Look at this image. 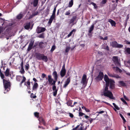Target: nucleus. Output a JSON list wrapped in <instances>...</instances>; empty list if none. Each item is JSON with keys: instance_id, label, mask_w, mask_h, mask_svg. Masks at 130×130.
I'll return each mask as SVG.
<instances>
[{"instance_id": "nucleus-1", "label": "nucleus", "mask_w": 130, "mask_h": 130, "mask_svg": "<svg viewBox=\"0 0 130 130\" xmlns=\"http://www.w3.org/2000/svg\"><path fill=\"white\" fill-rule=\"evenodd\" d=\"M101 96L104 95V96L107 97L111 99H115V98L113 97L112 92L110 90H108V88L107 86H105L103 90V91H101Z\"/></svg>"}, {"instance_id": "nucleus-2", "label": "nucleus", "mask_w": 130, "mask_h": 130, "mask_svg": "<svg viewBox=\"0 0 130 130\" xmlns=\"http://www.w3.org/2000/svg\"><path fill=\"white\" fill-rule=\"evenodd\" d=\"M57 79H54V80L53 81L52 85H53L52 88V90L54 91L53 92V95L54 96H56L57 94V92L58 90L56 89V86H55V84Z\"/></svg>"}, {"instance_id": "nucleus-3", "label": "nucleus", "mask_w": 130, "mask_h": 130, "mask_svg": "<svg viewBox=\"0 0 130 130\" xmlns=\"http://www.w3.org/2000/svg\"><path fill=\"white\" fill-rule=\"evenodd\" d=\"M23 78L22 81L20 83V87H21L22 86V84L23 83L25 82L26 79V78L24 76H22L20 75L17 76L16 77V80L18 82H20L21 81L22 78Z\"/></svg>"}, {"instance_id": "nucleus-4", "label": "nucleus", "mask_w": 130, "mask_h": 130, "mask_svg": "<svg viewBox=\"0 0 130 130\" xmlns=\"http://www.w3.org/2000/svg\"><path fill=\"white\" fill-rule=\"evenodd\" d=\"M81 83L82 84L84 87H85L87 83V76L85 74H84L82 77Z\"/></svg>"}, {"instance_id": "nucleus-5", "label": "nucleus", "mask_w": 130, "mask_h": 130, "mask_svg": "<svg viewBox=\"0 0 130 130\" xmlns=\"http://www.w3.org/2000/svg\"><path fill=\"white\" fill-rule=\"evenodd\" d=\"M3 85L5 90L10 87V83L8 80H7L5 79H3Z\"/></svg>"}, {"instance_id": "nucleus-6", "label": "nucleus", "mask_w": 130, "mask_h": 130, "mask_svg": "<svg viewBox=\"0 0 130 130\" xmlns=\"http://www.w3.org/2000/svg\"><path fill=\"white\" fill-rule=\"evenodd\" d=\"M48 81H47L46 82H44V86H46L48 84L49 85H52V84L53 81V79L52 78V76L50 75H48Z\"/></svg>"}, {"instance_id": "nucleus-7", "label": "nucleus", "mask_w": 130, "mask_h": 130, "mask_svg": "<svg viewBox=\"0 0 130 130\" xmlns=\"http://www.w3.org/2000/svg\"><path fill=\"white\" fill-rule=\"evenodd\" d=\"M111 46L114 47L121 48L123 47L122 45L118 43L116 41H113L111 43Z\"/></svg>"}, {"instance_id": "nucleus-8", "label": "nucleus", "mask_w": 130, "mask_h": 130, "mask_svg": "<svg viewBox=\"0 0 130 130\" xmlns=\"http://www.w3.org/2000/svg\"><path fill=\"white\" fill-rule=\"evenodd\" d=\"M115 82L112 79H110L109 81L108 85L107 86V87L109 86V88L111 89H113L115 88Z\"/></svg>"}, {"instance_id": "nucleus-9", "label": "nucleus", "mask_w": 130, "mask_h": 130, "mask_svg": "<svg viewBox=\"0 0 130 130\" xmlns=\"http://www.w3.org/2000/svg\"><path fill=\"white\" fill-rule=\"evenodd\" d=\"M46 30V28L44 27H43L38 26L37 29V33L38 34L40 33L44 32Z\"/></svg>"}, {"instance_id": "nucleus-10", "label": "nucleus", "mask_w": 130, "mask_h": 130, "mask_svg": "<svg viewBox=\"0 0 130 130\" xmlns=\"http://www.w3.org/2000/svg\"><path fill=\"white\" fill-rule=\"evenodd\" d=\"M104 75L103 73L100 72L99 73L98 75L96 77L95 79L97 80H101L103 77Z\"/></svg>"}, {"instance_id": "nucleus-11", "label": "nucleus", "mask_w": 130, "mask_h": 130, "mask_svg": "<svg viewBox=\"0 0 130 130\" xmlns=\"http://www.w3.org/2000/svg\"><path fill=\"white\" fill-rule=\"evenodd\" d=\"M71 81V78L70 77H69L67 78L66 80L65 81L64 84L63 85V87L64 88H66L69 84Z\"/></svg>"}, {"instance_id": "nucleus-12", "label": "nucleus", "mask_w": 130, "mask_h": 130, "mask_svg": "<svg viewBox=\"0 0 130 130\" xmlns=\"http://www.w3.org/2000/svg\"><path fill=\"white\" fill-rule=\"evenodd\" d=\"M112 61L116 65H118L119 63L118 61V57L117 56H113L112 58Z\"/></svg>"}, {"instance_id": "nucleus-13", "label": "nucleus", "mask_w": 130, "mask_h": 130, "mask_svg": "<svg viewBox=\"0 0 130 130\" xmlns=\"http://www.w3.org/2000/svg\"><path fill=\"white\" fill-rule=\"evenodd\" d=\"M104 81L106 82L105 86H108L109 83V81L111 79H109L108 76L106 75H104Z\"/></svg>"}, {"instance_id": "nucleus-14", "label": "nucleus", "mask_w": 130, "mask_h": 130, "mask_svg": "<svg viewBox=\"0 0 130 130\" xmlns=\"http://www.w3.org/2000/svg\"><path fill=\"white\" fill-rule=\"evenodd\" d=\"M102 102H103L104 103H105V104H106L108 105H109V106H110L111 107L113 108L114 109V110L115 111H117V110L116 109H117V110H119L120 109V108H119L117 105H116L115 106V108H114L113 107V106L111 105L109 103H107V102H104V101H102Z\"/></svg>"}, {"instance_id": "nucleus-15", "label": "nucleus", "mask_w": 130, "mask_h": 130, "mask_svg": "<svg viewBox=\"0 0 130 130\" xmlns=\"http://www.w3.org/2000/svg\"><path fill=\"white\" fill-rule=\"evenodd\" d=\"M34 43V41H31L30 42L27 49L28 51H29L32 48Z\"/></svg>"}, {"instance_id": "nucleus-16", "label": "nucleus", "mask_w": 130, "mask_h": 130, "mask_svg": "<svg viewBox=\"0 0 130 130\" xmlns=\"http://www.w3.org/2000/svg\"><path fill=\"white\" fill-rule=\"evenodd\" d=\"M9 71V70L8 68L4 72L5 75L6 76H9L10 77L11 76V74L10 73Z\"/></svg>"}, {"instance_id": "nucleus-17", "label": "nucleus", "mask_w": 130, "mask_h": 130, "mask_svg": "<svg viewBox=\"0 0 130 130\" xmlns=\"http://www.w3.org/2000/svg\"><path fill=\"white\" fill-rule=\"evenodd\" d=\"M108 22H110L112 26L115 27L116 23L115 21L111 19L108 20Z\"/></svg>"}, {"instance_id": "nucleus-18", "label": "nucleus", "mask_w": 130, "mask_h": 130, "mask_svg": "<svg viewBox=\"0 0 130 130\" xmlns=\"http://www.w3.org/2000/svg\"><path fill=\"white\" fill-rule=\"evenodd\" d=\"M43 54H41L40 53H37L36 55V58L38 60H41Z\"/></svg>"}, {"instance_id": "nucleus-19", "label": "nucleus", "mask_w": 130, "mask_h": 130, "mask_svg": "<svg viewBox=\"0 0 130 130\" xmlns=\"http://www.w3.org/2000/svg\"><path fill=\"white\" fill-rule=\"evenodd\" d=\"M38 86V84L37 83H34L32 88V92L34 90H36Z\"/></svg>"}, {"instance_id": "nucleus-20", "label": "nucleus", "mask_w": 130, "mask_h": 130, "mask_svg": "<svg viewBox=\"0 0 130 130\" xmlns=\"http://www.w3.org/2000/svg\"><path fill=\"white\" fill-rule=\"evenodd\" d=\"M66 70H61L60 74L61 76L62 77L66 75Z\"/></svg>"}, {"instance_id": "nucleus-21", "label": "nucleus", "mask_w": 130, "mask_h": 130, "mask_svg": "<svg viewBox=\"0 0 130 130\" xmlns=\"http://www.w3.org/2000/svg\"><path fill=\"white\" fill-rule=\"evenodd\" d=\"M39 0H33V2L31 3V4H33V6L34 7H36L37 6Z\"/></svg>"}, {"instance_id": "nucleus-22", "label": "nucleus", "mask_w": 130, "mask_h": 130, "mask_svg": "<svg viewBox=\"0 0 130 130\" xmlns=\"http://www.w3.org/2000/svg\"><path fill=\"white\" fill-rule=\"evenodd\" d=\"M76 31V29H73L70 32L69 34L67 35V37H70L73 34V35H74Z\"/></svg>"}, {"instance_id": "nucleus-23", "label": "nucleus", "mask_w": 130, "mask_h": 130, "mask_svg": "<svg viewBox=\"0 0 130 130\" xmlns=\"http://www.w3.org/2000/svg\"><path fill=\"white\" fill-rule=\"evenodd\" d=\"M38 120H39V121L42 123L43 124L45 125V122L44 119L42 117H40Z\"/></svg>"}, {"instance_id": "nucleus-24", "label": "nucleus", "mask_w": 130, "mask_h": 130, "mask_svg": "<svg viewBox=\"0 0 130 130\" xmlns=\"http://www.w3.org/2000/svg\"><path fill=\"white\" fill-rule=\"evenodd\" d=\"M30 22L26 23L24 26V28L28 30L30 27Z\"/></svg>"}, {"instance_id": "nucleus-25", "label": "nucleus", "mask_w": 130, "mask_h": 130, "mask_svg": "<svg viewBox=\"0 0 130 130\" xmlns=\"http://www.w3.org/2000/svg\"><path fill=\"white\" fill-rule=\"evenodd\" d=\"M41 60H44L45 62H47L48 61L47 57L44 56V54H43V55L42 57Z\"/></svg>"}, {"instance_id": "nucleus-26", "label": "nucleus", "mask_w": 130, "mask_h": 130, "mask_svg": "<svg viewBox=\"0 0 130 130\" xmlns=\"http://www.w3.org/2000/svg\"><path fill=\"white\" fill-rule=\"evenodd\" d=\"M53 75L54 79H58V75L56 71H54L53 73Z\"/></svg>"}, {"instance_id": "nucleus-27", "label": "nucleus", "mask_w": 130, "mask_h": 130, "mask_svg": "<svg viewBox=\"0 0 130 130\" xmlns=\"http://www.w3.org/2000/svg\"><path fill=\"white\" fill-rule=\"evenodd\" d=\"M113 69H115V70L117 72H118L120 73H121L122 72V70L118 67H113Z\"/></svg>"}, {"instance_id": "nucleus-28", "label": "nucleus", "mask_w": 130, "mask_h": 130, "mask_svg": "<svg viewBox=\"0 0 130 130\" xmlns=\"http://www.w3.org/2000/svg\"><path fill=\"white\" fill-rule=\"evenodd\" d=\"M77 18V17L76 16H73L72 18L70 21V23H73Z\"/></svg>"}, {"instance_id": "nucleus-29", "label": "nucleus", "mask_w": 130, "mask_h": 130, "mask_svg": "<svg viewBox=\"0 0 130 130\" xmlns=\"http://www.w3.org/2000/svg\"><path fill=\"white\" fill-rule=\"evenodd\" d=\"M119 83L120 85L122 86H126V84L123 81H120L119 82Z\"/></svg>"}, {"instance_id": "nucleus-30", "label": "nucleus", "mask_w": 130, "mask_h": 130, "mask_svg": "<svg viewBox=\"0 0 130 130\" xmlns=\"http://www.w3.org/2000/svg\"><path fill=\"white\" fill-rule=\"evenodd\" d=\"M23 16V14L21 13H20L17 16V18L18 19H22Z\"/></svg>"}, {"instance_id": "nucleus-31", "label": "nucleus", "mask_w": 130, "mask_h": 130, "mask_svg": "<svg viewBox=\"0 0 130 130\" xmlns=\"http://www.w3.org/2000/svg\"><path fill=\"white\" fill-rule=\"evenodd\" d=\"M94 24H92L91 25V27L89 28V32L91 33V32L93 30L94 28Z\"/></svg>"}, {"instance_id": "nucleus-32", "label": "nucleus", "mask_w": 130, "mask_h": 130, "mask_svg": "<svg viewBox=\"0 0 130 130\" xmlns=\"http://www.w3.org/2000/svg\"><path fill=\"white\" fill-rule=\"evenodd\" d=\"M73 4V0H71L69 3L68 7H71Z\"/></svg>"}, {"instance_id": "nucleus-33", "label": "nucleus", "mask_w": 130, "mask_h": 130, "mask_svg": "<svg viewBox=\"0 0 130 130\" xmlns=\"http://www.w3.org/2000/svg\"><path fill=\"white\" fill-rule=\"evenodd\" d=\"M119 115L120 116V117H121V118H122V119L123 120V123H125L126 122V121L125 120V119L124 118V117L122 115L121 113H120Z\"/></svg>"}, {"instance_id": "nucleus-34", "label": "nucleus", "mask_w": 130, "mask_h": 130, "mask_svg": "<svg viewBox=\"0 0 130 130\" xmlns=\"http://www.w3.org/2000/svg\"><path fill=\"white\" fill-rule=\"evenodd\" d=\"M39 113L37 112H35L34 113V115L35 117H36L37 118L39 119Z\"/></svg>"}, {"instance_id": "nucleus-35", "label": "nucleus", "mask_w": 130, "mask_h": 130, "mask_svg": "<svg viewBox=\"0 0 130 130\" xmlns=\"http://www.w3.org/2000/svg\"><path fill=\"white\" fill-rule=\"evenodd\" d=\"M70 49V47L67 46L66 48L65 52L68 53Z\"/></svg>"}, {"instance_id": "nucleus-36", "label": "nucleus", "mask_w": 130, "mask_h": 130, "mask_svg": "<svg viewBox=\"0 0 130 130\" xmlns=\"http://www.w3.org/2000/svg\"><path fill=\"white\" fill-rule=\"evenodd\" d=\"M20 72L21 73V74H23L24 73H25V71L24 70L23 68L22 67L21 68V69L20 70Z\"/></svg>"}, {"instance_id": "nucleus-37", "label": "nucleus", "mask_w": 130, "mask_h": 130, "mask_svg": "<svg viewBox=\"0 0 130 130\" xmlns=\"http://www.w3.org/2000/svg\"><path fill=\"white\" fill-rule=\"evenodd\" d=\"M44 34L43 33H42L39 35L38 37L40 38H44Z\"/></svg>"}, {"instance_id": "nucleus-38", "label": "nucleus", "mask_w": 130, "mask_h": 130, "mask_svg": "<svg viewBox=\"0 0 130 130\" xmlns=\"http://www.w3.org/2000/svg\"><path fill=\"white\" fill-rule=\"evenodd\" d=\"M0 76L2 79H3H3H4V78H5L4 75L2 73V72H1V73H0Z\"/></svg>"}, {"instance_id": "nucleus-39", "label": "nucleus", "mask_w": 130, "mask_h": 130, "mask_svg": "<svg viewBox=\"0 0 130 130\" xmlns=\"http://www.w3.org/2000/svg\"><path fill=\"white\" fill-rule=\"evenodd\" d=\"M56 48V46L55 45L52 46L51 50V52H52Z\"/></svg>"}, {"instance_id": "nucleus-40", "label": "nucleus", "mask_w": 130, "mask_h": 130, "mask_svg": "<svg viewBox=\"0 0 130 130\" xmlns=\"http://www.w3.org/2000/svg\"><path fill=\"white\" fill-rule=\"evenodd\" d=\"M121 100L123 102V103H124V104L126 105H127V104L126 101L124 100V99L123 98H121Z\"/></svg>"}, {"instance_id": "nucleus-41", "label": "nucleus", "mask_w": 130, "mask_h": 130, "mask_svg": "<svg viewBox=\"0 0 130 130\" xmlns=\"http://www.w3.org/2000/svg\"><path fill=\"white\" fill-rule=\"evenodd\" d=\"M30 96L31 98L33 99L37 97L35 95H34V94L32 93L31 94Z\"/></svg>"}, {"instance_id": "nucleus-42", "label": "nucleus", "mask_w": 130, "mask_h": 130, "mask_svg": "<svg viewBox=\"0 0 130 130\" xmlns=\"http://www.w3.org/2000/svg\"><path fill=\"white\" fill-rule=\"evenodd\" d=\"M91 4H92V5H93V6H94L95 8H97L98 6L95 3H94L93 2H92L91 3Z\"/></svg>"}, {"instance_id": "nucleus-43", "label": "nucleus", "mask_w": 130, "mask_h": 130, "mask_svg": "<svg viewBox=\"0 0 130 130\" xmlns=\"http://www.w3.org/2000/svg\"><path fill=\"white\" fill-rule=\"evenodd\" d=\"M126 51L128 54H130V48H127L126 50Z\"/></svg>"}, {"instance_id": "nucleus-44", "label": "nucleus", "mask_w": 130, "mask_h": 130, "mask_svg": "<svg viewBox=\"0 0 130 130\" xmlns=\"http://www.w3.org/2000/svg\"><path fill=\"white\" fill-rule=\"evenodd\" d=\"M50 11V9L48 8H47L46 10L45 13L47 15L49 13V12Z\"/></svg>"}, {"instance_id": "nucleus-45", "label": "nucleus", "mask_w": 130, "mask_h": 130, "mask_svg": "<svg viewBox=\"0 0 130 130\" xmlns=\"http://www.w3.org/2000/svg\"><path fill=\"white\" fill-rule=\"evenodd\" d=\"M85 115V114L81 112H79V117H81Z\"/></svg>"}, {"instance_id": "nucleus-46", "label": "nucleus", "mask_w": 130, "mask_h": 130, "mask_svg": "<svg viewBox=\"0 0 130 130\" xmlns=\"http://www.w3.org/2000/svg\"><path fill=\"white\" fill-rule=\"evenodd\" d=\"M29 65L28 63L27 64V65H25V70H27L29 68Z\"/></svg>"}, {"instance_id": "nucleus-47", "label": "nucleus", "mask_w": 130, "mask_h": 130, "mask_svg": "<svg viewBox=\"0 0 130 130\" xmlns=\"http://www.w3.org/2000/svg\"><path fill=\"white\" fill-rule=\"evenodd\" d=\"M53 20L50 18L48 22V24L49 25H51V23H52Z\"/></svg>"}, {"instance_id": "nucleus-48", "label": "nucleus", "mask_w": 130, "mask_h": 130, "mask_svg": "<svg viewBox=\"0 0 130 130\" xmlns=\"http://www.w3.org/2000/svg\"><path fill=\"white\" fill-rule=\"evenodd\" d=\"M70 14V10H69L68 11H67L66 12V13L65 14V15H69Z\"/></svg>"}, {"instance_id": "nucleus-49", "label": "nucleus", "mask_w": 130, "mask_h": 130, "mask_svg": "<svg viewBox=\"0 0 130 130\" xmlns=\"http://www.w3.org/2000/svg\"><path fill=\"white\" fill-rule=\"evenodd\" d=\"M55 18V14H52L50 18L53 20Z\"/></svg>"}, {"instance_id": "nucleus-50", "label": "nucleus", "mask_w": 130, "mask_h": 130, "mask_svg": "<svg viewBox=\"0 0 130 130\" xmlns=\"http://www.w3.org/2000/svg\"><path fill=\"white\" fill-rule=\"evenodd\" d=\"M95 119H92L90 118L88 120H89L90 123V124H91L92 122Z\"/></svg>"}, {"instance_id": "nucleus-51", "label": "nucleus", "mask_w": 130, "mask_h": 130, "mask_svg": "<svg viewBox=\"0 0 130 130\" xmlns=\"http://www.w3.org/2000/svg\"><path fill=\"white\" fill-rule=\"evenodd\" d=\"M108 75L111 77H115V75H113L111 73H108Z\"/></svg>"}, {"instance_id": "nucleus-52", "label": "nucleus", "mask_w": 130, "mask_h": 130, "mask_svg": "<svg viewBox=\"0 0 130 130\" xmlns=\"http://www.w3.org/2000/svg\"><path fill=\"white\" fill-rule=\"evenodd\" d=\"M103 49L106 50L107 51H109V48L108 46H107L105 47H104L103 48Z\"/></svg>"}, {"instance_id": "nucleus-53", "label": "nucleus", "mask_w": 130, "mask_h": 130, "mask_svg": "<svg viewBox=\"0 0 130 130\" xmlns=\"http://www.w3.org/2000/svg\"><path fill=\"white\" fill-rule=\"evenodd\" d=\"M44 44V43L43 42H40L39 44V45L40 48H42V45Z\"/></svg>"}, {"instance_id": "nucleus-54", "label": "nucleus", "mask_w": 130, "mask_h": 130, "mask_svg": "<svg viewBox=\"0 0 130 130\" xmlns=\"http://www.w3.org/2000/svg\"><path fill=\"white\" fill-rule=\"evenodd\" d=\"M56 10V6L54 8L52 14H55Z\"/></svg>"}, {"instance_id": "nucleus-55", "label": "nucleus", "mask_w": 130, "mask_h": 130, "mask_svg": "<svg viewBox=\"0 0 130 130\" xmlns=\"http://www.w3.org/2000/svg\"><path fill=\"white\" fill-rule=\"evenodd\" d=\"M46 75L44 73H42L41 75V77L43 78H44L45 76H46Z\"/></svg>"}, {"instance_id": "nucleus-56", "label": "nucleus", "mask_w": 130, "mask_h": 130, "mask_svg": "<svg viewBox=\"0 0 130 130\" xmlns=\"http://www.w3.org/2000/svg\"><path fill=\"white\" fill-rule=\"evenodd\" d=\"M69 114L70 117L71 118H73L74 117V115L72 113L69 112Z\"/></svg>"}, {"instance_id": "nucleus-57", "label": "nucleus", "mask_w": 130, "mask_h": 130, "mask_svg": "<svg viewBox=\"0 0 130 130\" xmlns=\"http://www.w3.org/2000/svg\"><path fill=\"white\" fill-rule=\"evenodd\" d=\"M61 70H66L65 69V64H64L62 67Z\"/></svg>"}, {"instance_id": "nucleus-58", "label": "nucleus", "mask_w": 130, "mask_h": 130, "mask_svg": "<svg viewBox=\"0 0 130 130\" xmlns=\"http://www.w3.org/2000/svg\"><path fill=\"white\" fill-rule=\"evenodd\" d=\"M79 125H81L80 128H82V129L84 130V126H83V124L80 123Z\"/></svg>"}, {"instance_id": "nucleus-59", "label": "nucleus", "mask_w": 130, "mask_h": 130, "mask_svg": "<svg viewBox=\"0 0 130 130\" xmlns=\"http://www.w3.org/2000/svg\"><path fill=\"white\" fill-rule=\"evenodd\" d=\"M27 86H30V82L29 79L28 81H27Z\"/></svg>"}, {"instance_id": "nucleus-60", "label": "nucleus", "mask_w": 130, "mask_h": 130, "mask_svg": "<svg viewBox=\"0 0 130 130\" xmlns=\"http://www.w3.org/2000/svg\"><path fill=\"white\" fill-rule=\"evenodd\" d=\"M104 111L102 110L100 111H98L97 112L99 114H102L104 112Z\"/></svg>"}, {"instance_id": "nucleus-61", "label": "nucleus", "mask_w": 130, "mask_h": 130, "mask_svg": "<svg viewBox=\"0 0 130 130\" xmlns=\"http://www.w3.org/2000/svg\"><path fill=\"white\" fill-rule=\"evenodd\" d=\"M79 125H77L75 128H74L72 130H76L79 127Z\"/></svg>"}, {"instance_id": "nucleus-62", "label": "nucleus", "mask_w": 130, "mask_h": 130, "mask_svg": "<svg viewBox=\"0 0 130 130\" xmlns=\"http://www.w3.org/2000/svg\"><path fill=\"white\" fill-rule=\"evenodd\" d=\"M107 0H102V3L103 4H104L106 3Z\"/></svg>"}, {"instance_id": "nucleus-63", "label": "nucleus", "mask_w": 130, "mask_h": 130, "mask_svg": "<svg viewBox=\"0 0 130 130\" xmlns=\"http://www.w3.org/2000/svg\"><path fill=\"white\" fill-rule=\"evenodd\" d=\"M84 117L85 118L88 120H89V118H90V117L89 116H88L87 115H85L84 116Z\"/></svg>"}, {"instance_id": "nucleus-64", "label": "nucleus", "mask_w": 130, "mask_h": 130, "mask_svg": "<svg viewBox=\"0 0 130 130\" xmlns=\"http://www.w3.org/2000/svg\"><path fill=\"white\" fill-rule=\"evenodd\" d=\"M125 42L126 44L128 45H130V42H129L127 40H126Z\"/></svg>"}]
</instances>
